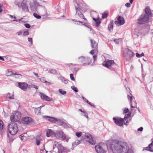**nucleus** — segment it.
<instances>
[{
  "label": "nucleus",
  "mask_w": 153,
  "mask_h": 153,
  "mask_svg": "<svg viewBox=\"0 0 153 153\" xmlns=\"http://www.w3.org/2000/svg\"><path fill=\"white\" fill-rule=\"evenodd\" d=\"M149 18L145 13H143L137 20V22L139 25H143L148 22Z\"/></svg>",
  "instance_id": "20e7f679"
},
{
  "label": "nucleus",
  "mask_w": 153,
  "mask_h": 153,
  "mask_svg": "<svg viewBox=\"0 0 153 153\" xmlns=\"http://www.w3.org/2000/svg\"><path fill=\"white\" fill-rule=\"evenodd\" d=\"M27 135L26 133L22 134L20 135L19 137L21 140L25 141L27 139Z\"/></svg>",
  "instance_id": "a878e982"
},
{
  "label": "nucleus",
  "mask_w": 153,
  "mask_h": 153,
  "mask_svg": "<svg viewBox=\"0 0 153 153\" xmlns=\"http://www.w3.org/2000/svg\"><path fill=\"white\" fill-rule=\"evenodd\" d=\"M33 88H35V89H36V90L38 89L39 88V87L38 86L35 85H33Z\"/></svg>",
  "instance_id": "0e129e2a"
},
{
  "label": "nucleus",
  "mask_w": 153,
  "mask_h": 153,
  "mask_svg": "<svg viewBox=\"0 0 153 153\" xmlns=\"http://www.w3.org/2000/svg\"><path fill=\"white\" fill-rule=\"evenodd\" d=\"M136 56L138 58H140L143 56H144V54L143 53H142L141 54H139L138 53L136 54Z\"/></svg>",
  "instance_id": "58836bf2"
},
{
  "label": "nucleus",
  "mask_w": 153,
  "mask_h": 153,
  "mask_svg": "<svg viewBox=\"0 0 153 153\" xmlns=\"http://www.w3.org/2000/svg\"><path fill=\"white\" fill-rule=\"evenodd\" d=\"M104 62L105 63H103V65L111 71H114L117 67V65L114 63L113 60H109L105 59Z\"/></svg>",
  "instance_id": "f03ea898"
},
{
  "label": "nucleus",
  "mask_w": 153,
  "mask_h": 153,
  "mask_svg": "<svg viewBox=\"0 0 153 153\" xmlns=\"http://www.w3.org/2000/svg\"><path fill=\"white\" fill-rule=\"evenodd\" d=\"M97 51V49H94V50H92L90 52V53L92 55H93L94 53H95V52H96Z\"/></svg>",
  "instance_id": "49530a36"
},
{
  "label": "nucleus",
  "mask_w": 153,
  "mask_h": 153,
  "mask_svg": "<svg viewBox=\"0 0 153 153\" xmlns=\"http://www.w3.org/2000/svg\"><path fill=\"white\" fill-rule=\"evenodd\" d=\"M19 87L22 90L26 91L28 87V84L25 82H19Z\"/></svg>",
  "instance_id": "f3484780"
},
{
  "label": "nucleus",
  "mask_w": 153,
  "mask_h": 153,
  "mask_svg": "<svg viewBox=\"0 0 153 153\" xmlns=\"http://www.w3.org/2000/svg\"><path fill=\"white\" fill-rule=\"evenodd\" d=\"M21 114L18 111L13 112L10 117V120L12 122H16L19 120L21 117Z\"/></svg>",
  "instance_id": "39448f33"
},
{
  "label": "nucleus",
  "mask_w": 153,
  "mask_h": 153,
  "mask_svg": "<svg viewBox=\"0 0 153 153\" xmlns=\"http://www.w3.org/2000/svg\"><path fill=\"white\" fill-rule=\"evenodd\" d=\"M73 75H74L73 74H70V78L71 80L74 81L75 80V79L74 77H73Z\"/></svg>",
  "instance_id": "603ef678"
},
{
  "label": "nucleus",
  "mask_w": 153,
  "mask_h": 153,
  "mask_svg": "<svg viewBox=\"0 0 153 153\" xmlns=\"http://www.w3.org/2000/svg\"><path fill=\"white\" fill-rule=\"evenodd\" d=\"M24 26H25L27 28H30V25L29 24L27 23L24 24Z\"/></svg>",
  "instance_id": "de8ad7c7"
},
{
  "label": "nucleus",
  "mask_w": 153,
  "mask_h": 153,
  "mask_svg": "<svg viewBox=\"0 0 153 153\" xmlns=\"http://www.w3.org/2000/svg\"><path fill=\"white\" fill-rule=\"evenodd\" d=\"M21 5L24 11L26 12L28 11V8L27 4L25 3H22Z\"/></svg>",
  "instance_id": "393cba45"
},
{
  "label": "nucleus",
  "mask_w": 153,
  "mask_h": 153,
  "mask_svg": "<svg viewBox=\"0 0 153 153\" xmlns=\"http://www.w3.org/2000/svg\"><path fill=\"white\" fill-rule=\"evenodd\" d=\"M114 122L117 126H121L123 125V120L121 118L114 117L113 118Z\"/></svg>",
  "instance_id": "1a4fd4ad"
},
{
  "label": "nucleus",
  "mask_w": 153,
  "mask_h": 153,
  "mask_svg": "<svg viewBox=\"0 0 153 153\" xmlns=\"http://www.w3.org/2000/svg\"><path fill=\"white\" fill-rule=\"evenodd\" d=\"M101 143L95 146V149L98 153H105V151L103 149V146L100 145Z\"/></svg>",
  "instance_id": "f8f14e48"
},
{
  "label": "nucleus",
  "mask_w": 153,
  "mask_h": 153,
  "mask_svg": "<svg viewBox=\"0 0 153 153\" xmlns=\"http://www.w3.org/2000/svg\"><path fill=\"white\" fill-rule=\"evenodd\" d=\"M76 3L77 4L78 7H77L76 6H75V7H76L77 8H78V9L80 11L81 10H82V9H81V6L77 3Z\"/></svg>",
  "instance_id": "6e6d98bb"
},
{
  "label": "nucleus",
  "mask_w": 153,
  "mask_h": 153,
  "mask_svg": "<svg viewBox=\"0 0 153 153\" xmlns=\"http://www.w3.org/2000/svg\"><path fill=\"white\" fill-rule=\"evenodd\" d=\"M117 21H115V23L116 25H123L125 23V20L123 18L119 16L117 18Z\"/></svg>",
  "instance_id": "dca6fc26"
},
{
  "label": "nucleus",
  "mask_w": 153,
  "mask_h": 153,
  "mask_svg": "<svg viewBox=\"0 0 153 153\" xmlns=\"http://www.w3.org/2000/svg\"><path fill=\"white\" fill-rule=\"evenodd\" d=\"M11 74L9 75H7L8 76H12L13 75L16 76H15L16 78H21L22 76V75L20 74H17L16 73L13 74L12 72H10Z\"/></svg>",
  "instance_id": "c85d7f7f"
},
{
  "label": "nucleus",
  "mask_w": 153,
  "mask_h": 153,
  "mask_svg": "<svg viewBox=\"0 0 153 153\" xmlns=\"http://www.w3.org/2000/svg\"><path fill=\"white\" fill-rule=\"evenodd\" d=\"M114 42L116 43L117 44L119 42V40L118 39H115L114 40Z\"/></svg>",
  "instance_id": "69168bd1"
},
{
  "label": "nucleus",
  "mask_w": 153,
  "mask_h": 153,
  "mask_svg": "<svg viewBox=\"0 0 153 153\" xmlns=\"http://www.w3.org/2000/svg\"><path fill=\"white\" fill-rule=\"evenodd\" d=\"M62 126L65 128L68 127V126L67 124L66 123H65L64 121L63 122Z\"/></svg>",
  "instance_id": "c03bdc74"
},
{
  "label": "nucleus",
  "mask_w": 153,
  "mask_h": 153,
  "mask_svg": "<svg viewBox=\"0 0 153 153\" xmlns=\"http://www.w3.org/2000/svg\"><path fill=\"white\" fill-rule=\"evenodd\" d=\"M71 89L75 92H77L78 91V90L74 86H72L71 87Z\"/></svg>",
  "instance_id": "37998d69"
},
{
  "label": "nucleus",
  "mask_w": 153,
  "mask_h": 153,
  "mask_svg": "<svg viewBox=\"0 0 153 153\" xmlns=\"http://www.w3.org/2000/svg\"><path fill=\"white\" fill-rule=\"evenodd\" d=\"M110 148L114 153H121L127 149V144L117 140H112L110 143Z\"/></svg>",
  "instance_id": "f257e3e1"
},
{
  "label": "nucleus",
  "mask_w": 153,
  "mask_h": 153,
  "mask_svg": "<svg viewBox=\"0 0 153 153\" xmlns=\"http://www.w3.org/2000/svg\"><path fill=\"white\" fill-rule=\"evenodd\" d=\"M10 93H8L6 95V97L7 98H9L10 99H13L14 96V94H13L12 96H10Z\"/></svg>",
  "instance_id": "2f4dec72"
},
{
  "label": "nucleus",
  "mask_w": 153,
  "mask_h": 153,
  "mask_svg": "<svg viewBox=\"0 0 153 153\" xmlns=\"http://www.w3.org/2000/svg\"><path fill=\"white\" fill-rule=\"evenodd\" d=\"M93 57L94 61H95V60H97V55H95L93 56Z\"/></svg>",
  "instance_id": "13d9d810"
},
{
  "label": "nucleus",
  "mask_w": 153,
  "mask_h": 153,
  "mask_svg": "<svg viewBox=\"0 0 153 153\" xmlns=\"http://www.w3.org/2000/svg\"><path fill=\"white\" fill-rule=\"evenodd\" d=\"M13 18L14 19L13 20V21H16V22L18 21L19 19H17V20L16 19V17L15 16H14Z\"/></svg>",
  "instance_id": "338daca9"
},
{
  "label": "nucleus",
  "mask_w": 153,
  "mask_h": 153,
  "mask_svg": "<svg viewBox=\"0 0 153 153\" xmlns=\"http://www.w3.org/2000/svg\"><path fill=\"white\" fill-rule=\"evenodd\" d=\"M28 41L30 42L31 45H32L33 44L32 38H28Z\"/></svg>",
  "instance_id": "864d4df0"
},
{
  "label": "nucleus",
  "mask_w": 153,
  "mask_h": 153,
  "mask_svg": "<svg viewBox=\"0 0 153 153\" xmlns=\"http://www.w3.org/2000/svg\"><path fill=\"white\" fill-rule=\"evenodd\" d=\"M36 145L37 146H39L40 144L41 141L38 140H36Z\"/></svg>",
  "instance_id": "052dcab7"
},
{
  "label": "nucleus",
  "mask_w": 153,
  "mask_h": 153,
  "mask_svg": "<svg viewBox=\"0 0 153 153\" xmlns=\"http://www.w3.org/2000/svg\"><path fill=\"white\" fill-rule=\"evenodd\" d=\"M56 133L51 129H48L47 131L46 136L48 137H53L55 136Z\"/></svg>",
  "instance_id": "6ab92c4d"
},
{
  "label": "nucleus",
  "mask_w": 153,
  "mask_h": 153,
  "mask_svg": "<svg viewBox=\"0 0 153 153\" xmlns=\"http://www.w3.org/2000/svg\"><path fill=\"white\" fill-rule=\"evenodd\" d=\"M145 149L151 152H153V140L152 141V143L149 145L148 147L145 148Z\"/></svg>",
  "instance_id": "b1692460"
},
{
  "label": "nucleus",
  "mask_w": 153,
  "mask_h": 153,
  "mask_svg": "<svg viewBox=\"0 0 153 153\" xmlns=\"http://www.w3.org/2000/svg\"><path fill=\"white\" fill-rule=\"evenodd\" d=\"M22 121L25 124H28L32 121V120L30 117H26L22 118Z\"/></svg>",
  "instance_id": "ddd939ff"
},
{
  "label": "nucleus",
  "mask_w": 153,
  "mask_h": 153,
  "mask_svg": "<svg viewBox=\"0 0 153 153\" xmlns=\"http://www.w3.org/2000/svg\"><path fill=\"white\" fill-rule=\"evenodd\" d=\"M125 6L127 7H130L131 6V5L130 3H127L125 4Z\"/></svg>",
  "instance_id": "bf43d9fd"
},
{
  "label": "nucleus",
  "mask_w": 153,
  "mask_h": 153,
  "mask_svg": "<svg viewBox=\"0 0 153 153\" xmlns=\"http://www.w3.org/2000/svg\"><path fill=\"white\" fill-rule=\"evenodd\" d=\"M75 9L76 10V14H77L80 18H83L85 20L87 21L86 19L84 17V16L83 14L80 12V10L78 9V8L76 7H75Z\"/></svg>",
  "instance_id": "aec40b11"
},
{
  "label": "nucleus",
  "mask_w": 153,
  "mask_h": 153,
  "mask_svg": "<svg viewBox=\"0 0 153 153\" xmlns=\"http://www.w3.org/2000/svg\"><path fill=\"white\" fill-rule=\"evenodd\" d=\"M59 92L62 95L65 94L66 93V92L65 91H63V90L61 89H59Z\"/></svg>",
  "instance_id": "4c0bfd02"
},
{
  "label": "nucleus",
  "mask_w": 153,
  "mask_h": 153,
  "mask_svg": "<svg viewBox=\"0 0 153 153\" xmlns=\"http://www.w3.org/2000/svg\"><path fill=\"white\" fill-rule=\"evenodd\" d=\"M123 55L126 59L129 60L134 56V53L129 49L126 48L124 51Z\"/></svg>",
  "instance_id": "423d86ee"
},
{
  "label": "nucleus",
  "mask_w": 153,
  "mask_h": 153,
  "mask_svg": "<svg viewBox=\"0 0 153 153\" xmlns=\"http://www.w3.org/2000/svg\"><path fill=\"white\" fill-rule=\"evenodd\" d=\"M3 128V121L0 120V130H2Z\"/></svg>",
  "instance_id": "ea45409f"
},
{
  "label": "nucleus",
  "mask_w": 153,
  "mask_h": 153,
  "mask_svg": "<svg viewBox=\"0 0 153 153\" xmlns=\"http://www.w3.org/2000/svg\"><path fill=\"white\" fill-rule=\"evenodd\" d=\"M113 21H111L108 25V29L109 31H111L112 30L113 28Z\"/></svg>",
  "instance_id": "bb28decb"
},
{
  "label": "nucleus",
  "mask_w": 153,
  "mask_h": 153,
  "mask_svg": "<svg viewBox=\"0 0 153 153\" xmlns=\"http://www.w3.org/2000/svg\"><path fill=\"white\" fill-rule=\"evenodd\" d=\"M82 133L81 132H76V135L78 137H80L82 135Z\"/></svg>",
  "instance_id": "a18cd8bd"
},
{
  "label": "nucleus",
  "mask_w": 153,
  "mask_h": 153,
  "mask_svg": "<svg viewBox=\"0 0 153 153\" xmlns=\"http://www.w3.org/2000/svg\"><path fill=\"white\" fill-rule=\"evenodd\" d=\"M48 72L53 74H55L56 73V70L55 69H52L51 71H49Z\"/></svg>",
  "instance_id": "79ce46f5"
},
{
  "label": "nucleus",
  "mask_w": 153,
  "mask_h": 153,
  "mask_svg": "<svg viewBox=\"0 0 153 153\" xmlns=\"http://www.w3.org/2000/svg\"><path fill=\"white\" fill-rule=\"evenodd\" d=\"M43 137L41 135H38L37 136L36 140H38L40 141H41L43 140Z\"/></svg>",
  "instance_id": "473e14b6"
},
{
  "label": "nucleus",
  "mask_w": 153,
  "mask_h": 153,
  "mask_svg": "<svg viewBox=\"0 0 153 153\" xmlns=\"http://www.w3.org/2000/svg\"><path fill=\"white\" fill-rule=\"evenodd\" d=\"M91 46L92 48L97 49L98 48V44L95 41L92 39L91 40Z\"/></svg>",
  "instance_id": "4be33fe9"
},
{
  "label": "nucleus",
  "mask_w": 153,
  "mask_h": 153,
  "mask_svg": "<svg viewBox=\"0 0 153 153\" xmlns=\"http://www.w3.org/2000/svg\"><path fill=\"white\" fill-rule=\"evenodd\" d=\"M130 95L128 96V100H129L131 102V105L132 108H137V103L135 101L134 97L132 96L131 94H130Z\"/></svg>",
  "instance_id": "0eeeda50"
},
{
  "label": "nucleus",
  "mask_w": 153,
  "mask_h": 153,
  "mask_svg": "<svg viewBox=\"0 0 153 153\" xmlns=\"http://www.w3.org/2000/svg\"><path fill=\"white\" fill-rule=\"evenodd\" d=\"M145 14L147 15L149 17L152 16V14L151 13L150 9L149 7H147L145 8Z\"/></svg>",
  "instance_id": "412c9836"
},
{
  "label": "nucleus",
  "mask_w": 153,
  "mask_h": 153,
  "mask_svg": "<svg viewBox=\"0 0 153 153\" xmlns=\"http://www.w3.org/2000/svg\"><path fill=\"white\" fill-rule=\"evenodd\" d=\"M40 81L42 82H46V81L45 80V78L44 77H42L40 79Z\"/></svg>",
  "instance_id": "8fccbe9b"
},
{
  "label": "nucleus",
  "mask_w": 153,
  "mask_h": 153,
  "mask_svg": "<svg viewBox=\"0 0 153 153\" xmlns=\"http://www.w3.org/2000/svg\"><path fill=\"white\" fill-rule=\"evenodd\" d=\"M33 85H28V87L29 88V89H30L32 88H33Z\"/></svg>",
  "instance_id": "e2e57ef3"
},
{
  "label": "nucleus",
  "mask_w": 153,
  "mask_h": 153,
  "mask_svg": "<svg viewBox=\"0 0 153 153\" xmlns=\"http://www.w3.org/2000/svg\"><path fill=\"white\" fill-rule=\"evenodd\" d=\"M59 143L56 141H54L53 144V149H54L58 147V146L59 145Z\"/></svg>",
  "instance_id": "7c9ffc66"
},
{
  "label": "nucleus",
  "mask_w": 153,
  "mask_h": 153,
  "mask_svg": "<svg viewBox=\"0 0 153 153\" xmlns=\"http://www.w3.org/2000/svg\"><path fill=\"white\" fill-rule=\"evenodd\" d=\"M78 61L80 64L82 63L83 65H85L87 62H88V57L81 56L78 58Z\"/></svg>",
  "instance_id": "9d476101"
},
{
  "label": "nucleus",
  "mask_w": 153,
  "mask_h": 153,
  "mask_svg": "<svg viewBox=\"0 0 153 153\" xmlns=\"http://www.w3.org/2000/svg\"><path fill=\"white\" fill-rule=\"evenodd\" d=\"M59 78L62 82H64L65 84H67L68 83V82L66 79L63 76H61Z\"/></svg>",
  "instance_id": "c756f323"
},
{
  "label": "nucleus",
  "mask_w": 153,
  "mask_h": 153,
  "mask_svg": "<svg viewBox=\"0 0 153 153\" xmlns=\"http://www.w3.org/2000/svg\"><path fill=\"white\" fill-rule=\"evenodd\" d=\"M20 23H21V22H26V21L23 20V18H21V19L19 20V21H18Z\"/></svg>",
  "instance_id": "3c124183"
},
{
  "label": "nucleus",
  "mask_w": 153,
  "mask_h": 153,
  "mask_svg": "<svg viewBox=\"0 0 153 153\" xmlns=\"http://www.w3.org/2000/svg\"><path fill=\"white\" fill-rule=\"evenodd\" d=\"M43 117L47 120L53 123H56L57 121V118L48 116H44Z\"/></svg>",
  "instance_id": "2eb2a0df"
},
{
  "label": "nucleus",
  "mask_w": 153,
  "mask_h": 153,
  "mask_svg": "<svg viewBox=\"0 0 153 153\" xmlns=\"http://www.w3.org/2000/svg\"><path fill=\"white\" fill-rule=\"evenodd\" d=\"M40 96L41 98L44 100H46L47 101H50V98L48 96L42 93L40 94Z\"/></svg>",
  "instance_id": "5701e85b"
},
{
  "label": "nucleus",
  "mask_w": 153,
  "mask_h": 153,
  "mask_svg": "<svg viewBox=\"0 0 153 153\" xmlns=\"http://www.w3.org/2000/svg\"><path fill=\"white\" fill-rule=\"evenodd\" d=\"M9 132L12 135H15L17 132L18 129L16 123L12 122L10 123L8 126Z\"/></svg>",
  "instance_id": "7ed1b4c3"
},
{
  "label": "nucleus",
  "mask_w": 153,
  "mask_h": 153,
  "mask_svg": "<svg viewBox=\"0 0 153 153\" xmlns=\"http://www.w3.org/2000/svg\"><path fill=\"white\" fill-rule=\"evenodd\" d=\"M130 116L131 113H128L125 115L123 120V123L124 125H127V124L131 120V119L130 118Z\"/></svg>",
  "instance_id": "4468645a"
},
{
  "label": "nucleus",
  "mask_w": 153,
  "mask_h": 153,
  "mask_svg": "<svg viewBox=\"0 0 153 153\" xmlns=\"http://www.w3.org/2000/svg\"><path fill=\"white\" fill-rule=\"evenodd\" d=\"M34 109V111L36 114L39 115L41 114V112L40 108H33Z\"/></svg>",
  "instance_id": "cd10ccee"
},
{
  "label": "nucleus",
  "mask_w": 153,
  "mask_h": 153,
  "mask_svg": "<svg viewBox=\"0 0 153 153\" xmlns=\"http://www.w3.org/2000/svg\"><path fill=\"white\" fill-rule=\"evenodd\" d=\"M80 143V141L79 140H76L75 142L72 144V145L74 147H76Z\"/></svg>",
  "instance_id": "72a5a7b5"
},
{
  "label": "nucleus",
  "mask_w": 153,
  "mask_h": 153,
  "mask_svg": "<svg viewBox=\"0 0 153 153\" xmlns=\"http://www.w3.org/2000/svg\"><path fill=\"white\" fill-rule=\"evenodd\" d=\"M33 16L37 19H40L41 18V16L38 15L37 13H34L33 14Z\"/></svg>",
  "instance_id": "a19ab883"
},
{
  "label": "nucleus",
  "mask_w": 153,
  "mask_h": 153,
  "mask_svg": "<svg viewBox=\"0 0 153 153\" xmlns=\"http://www.w3.org/2000/svg\"><path fill=\"white\" fill-rule=\"evenodd\" d=\"M55 137L57 138L63 140L66 138V136L62 131H58L56 133Z\"/></svg>",
  "instance_id": "6e6552de"
},
{
  "label": "nucleus",
  "mask_w": 153,
  "mask_h": 153,
  "mask_svg": "<svg viewBox=\"0 0 153 153\" xmlns=\"http://www.w3.org/2000/svg\"><path fill=\"white\" fill-rule=\"evenodd\" d=\"M29 34V33L27 31H25L23 33V35L24 36H26Z\"/></svg>",
  "instance_id": "09e8293b"
},
{
  "label": "nucleus",
  "mask_w": 153,
  "mask_h": 153,
  "mask_svg": "<svg viewBox=\"0 0 153 153\" xmlns=\"http://www.w3.org/2000/svg\"><path fill=\"white\" fill-rule=\"evenodd\" d=\"M108 15V13L105 12L103 13L102 14V19L106 18L107 17Z\"/></svg>",
  "instance_id": "e433bc0d"
},
{
  "label": "nucleus",
  "mask_w": 153,
  "mask_h": 153,
  "mask_svg": "<svg viewBox=\"0 0 153 153\" xmlns=\"http://www.w3.org/2000/svg\"><path fill=\"white\" fill-rule=\"evenodd\" d=\"M129 110L127 108H125L123 111V113H126Z\"/></svg>",
  "instance_id": "5fc2aeb1"
},
{
  "label": "nucleus",
  "mask_w": 153,
  "mask_h": 153,
  "mask_svg": "<svg viewBox=\"0 0 153 153\" xmlns=\"http://www.w3.org/2000/svg\"><path fill=\"white\" fill-rule=\"evenodd\" d=\"M57 121H56V122H57V124H58V125L59 126H62V123L64 121L62 120H60L58 119H57Z\"/></svg>",
  "instance_id": "f704fd0d"
},
{
  "label": "nucleus",
  "mask_w": 153,
  "mask_h": 153,
  "mask_svg": "<svg viewBox=\"0 0 153 153\" xmlns=\"http://www.w3.org/2000/svg\"><path fill=\"white\" fill-rule=\"evenodd\" d=\"M95 22L96 26L97 27H99L101 22L100 20L98 19Z\"/></svg>",
  "instance_id": "c9c22d12"
},
{
  "label": "nucleus",
  "mask_w": 153,
  "mask_h": 153,
  "mask_svg": "<svg viewBox=\"0 0 153 153\" xmlns=\"http://www.w3.org/2000/svg\"><path fill=\"white\" fill-rule=\"evenodd\" d=\"M57 149L58 152H65L70 151L69 149H66L65 148H64L61 144H59L58 146Z\"/></svg>",
  "instance_id": "a211bd4d"
},
{
  "label": "nucleus",
  "mask_w": 153,
  "mask_h": 153,
  "mask_svg": "<svg viewBox=\"0 0 153 153\" xmlns=\"http://www.w3.org/2000/svg\"><path fill=\"white\" fill-rule=\"evenodd\" d=\"M143 128L142 127H141L140 128H138L137 130L139 131H142L143 130Z\"/></svg>",
  "instance_id": "680f3d73"
},
{
  "label": "nucleus",
  "mask_w": 153,
  "mask_h": 153,
  "mask_svg": "<svg viewBox=\"0 0 153 153\" xmlns=\"http://www.w3.org/2000/svg\"><path fill=\"white\" fill-rule=\"evenodd\" d=\"M126 153H133V152L132 150L129 149Z\"/></svg>",
  "instance_id": "4d7b16f0"
},
{
  "label": "nucleus",
  "mask_w": 153,
  "mask_h": 153,
  "mask_svg": "<svg viewBox=\"0 0 153 153\" xmlns=\"http://www.w3.org/2000/svg\"><path fill=\"white\" fill-rule=\"evenodd\" d=\"M85 138L87 139L88 142L92 145H94L95 144V141L94 140L90 134H87L85 136Z\"/></svg>",
  "instance_id": "9b49d317"
},
{
  "label": "nucleus",
  "mask_w": 153,
  "mask_h": 153,
  "mask_svg": "<svg viewBox=\"0 0 153 153\" xmlns=\"http://www.w3.org/2000/svg\"><path fill=\"white\" fill-rule=\"evenodd\" d=\"M17 34L18 35H21L22 33V32L21 31H19L17 33Z\"/></svg>",
  "instance_id": "774afa93"
}]
</instances>
